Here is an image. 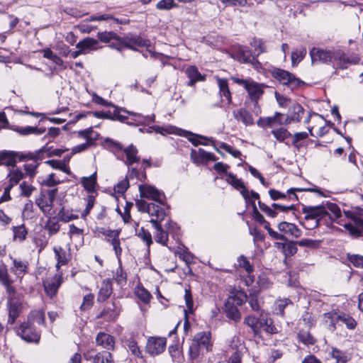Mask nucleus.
<instances>
[{
  "instance_id": "nucleus-1",
  "label": "nucleus",
  "mask_w": 363,
  "mask_h": 363,
  "mask_svg": "<svg viewBox=\"0 0 363 363\" xmlns=\"http://www.w3.org/2000/svg\"><path fill=\"white\" fill-rule=\"evenodd\" d=\"M212 349L211 333L200 332L196 333L192 340L189 349V355L191 360L202 358Z\"/></svg>"
},
{
  "instance_id": "nucleus-2",
  "label": "nucleus",
  "mask_w": 363,
  "mask_h": 363,
  "mask_svg": "<svg viewBox=\"0 0 363 363\" xmlns=\"http://www.w3.org/2000/svg\"><path fill=\"white\" fill-rule=\"evenodd\" d=\"M244 323L252 329L255 335H259L262 330L271 335L278 333L277 328L273 325V320L267 314L263 313H261L258 317L254 315L247 316Z\"/></svg>"
},
{
  "instance_id": "nucleus-3",
  "label": "nucleus",
  "mask_w": 363,
  "mask_h": 363,
  "mask_svg": "<svg viewBox=\"0 0 363 363\" xmlns=\"http://www.w3.org/2000/svg\"><path fill=\"white\" fill-rule=\"evenodd\" d=\"M238 84L242 86L247 91L250 100L254 103V113L257 116L261 113L258 101L264 94L263 84L257 83L251 79L233 78Z\"/></svg>"
},
{
  "instance_id": "nucleus-4",
  "label": "nucleus",
  "mask_w": 363,
  "mask_h": 363,
  "mask_svg": "<svg viewBox=\"0 0 363 363\" xmlns=\"http://www.w3.org/2000/svg\"><path fill=\"white\" fill-rule=\"evenodd\" d=\"M246 300L247 295L242 291H238L234 295L230 296L225 303L224 311L226 316L235 322L240 321L241 313L238 309V306H241Z\"/></svg>"
},
{
  "instance_id": "nucleus-5",
  "label": "nucleus",
  "mask_w": 363,
  "mask_h": 363,
  "mask_svg": "<svg viewBox=\"0 0 363 363\" xmlns=\"http://www.w3.org/2000/svg\"><path fill=\"white\" fill-rule=\"evenodd\" d=\"M106 143L110 144L111 147H114L117 150H123L125 154L126 160L125 161V164L127 165H132L133 163H138L140 161V157L138 155V150L135 146L133 145H130L125 148H123V146L121 143L113 140L111 138H107L106 140Z\"/></svg>"
},
{
  "instance_id": "nucleus-6",
  "label": "nucleus",
  "mask_w": 363,
  "mask_h": 363,
  "mask_svg": "<svg viewBox=\"0 0 363 363\" xmlns=\"http://www.w3.org/2000/svg\"><path fill=\"white\" fill-rule=\"evenodd\" d=\"M135 205L139 211L147 213L152 218H159L164 219L167 216V213L163 208L160 206L153 203H147L145 201L138 199L135 202Z\"/></svg>"
},
{
  "instance_id": "nucleus-7",
  "label": "nucleus",
  "mask_w": 363,
  "mask_h": 363,
  "mask_svg": "<svg viewBox=\"0 0 363 363\" xmlns=\"http://www.w3.org/2000/svg\"><path fill=\"white\" fill-rule=\"evenodd\" d=\"M272 75L283 84H287L292 89L298 87L301 84H304L303 82L296 78L289 72L281 69H275L272 72Z\"/></svg>"
},
{
  "instance_id": "nucleus-8",
  "label": "nucleus",
  "mask_w": 363,
  "mask_h": 363,
  "mask_svg": "<svg viewBox=\"0 0 363 363\" xmlns=\"http://www.w3.org/2000/svg\"><path fill=\"white\" fill-rule=\"evenodd\" d=\"M17 335L28 342H38L40 335L28 323H22L17 329Z\"/></svg>"
},
{
  "instance_id": "nucleus-9",
  "label": "nucleus",
  "mask_w": 363,
  "mask_h": 363,
  "mask_svg": "<svg viewBox=\"0 0 363 363\" xmlns=\"http://www.w3.org/2000/svg\"><path fill=\"white\" fill-rule=\"evenodd\" d=\"M164 219H160L158 218H152L150 220V223L152 224L154 228L156 230V232L154 235V238L156 242L161 244L163 246H167V242L169 240V233L168 232L163 228L162 224L161 223Z\"/></svg>"
},
{
  "instance_id": "nucleus-10",
  "label": "nucleus",
  "mask_w": 363,
  "mask_h": 363,
  "mask_svg": "<svg viewBox=\"0 0 363 363\" xmlns=\"http://www.w3.org/2000/svg\"><path fill=\"white\" fill-rule=\"evenodd\" d=\"M167 340L164 337H150L146 345V352L152 356L162 353L166 348Z\"/></svg>"
},
{
  "instance_id": "nucleus-11",
  "label": "nucleus",
  "mask_w": 363,
  "mask_h": 363,
  "mask_svg": "<svg viewBox=\"0 0 363 363\" xmlns=\"http://www.w3.org/2000/svg\"><path fill=\"white\" fill-rule=\"evenodd\" d=\"M139 192L141 198L152 199L160 204L163 203V194L152 186L140 184Z\"/></svg>"
},
{
  "instance_id": "nucleus-12",
  "label": "nucleus",
  "mask_w": 363,
  "mask_h": 363,
  "mask_svg": "<svg viewBox=\"0 0 363 363\" xmlns=\"http://www.w3.org/2000/svg\"><path fill=\"white\" fill-rule=\"evenodd\" d=\"M302 211L306 214L304 219L306 222L311 219H319L320 220L322 218L328 215L325 207L323 206H303Z\"/></svg>"
},
{
  "instance_id": "nucleus-13",
  "label": "nucleus",
  "mask_w": 363,
  "mask_h": 363,
  "mask_svg": "<svg viewBox=\"0 0 363 363\" xmlns=\"http://www.w3.org/2000/svg\"><path fill=\"white\" fill-rule=\"evenodd\" d=\"M62 283V277L58 274H55L54 277L44 280L43 281V285L46 294L50 298H53L57 294L58 289Z\"/></svg>"
},
{
  "instance_id": "nucleus-14",
  "label": "nucleus",
  "mask_w": 363,
  "mask_h": 363,
  "mask_svg": "<svg viewBox=\"0 0 363 363\" xmlns=\"http://www.w3.org/2000/svg\"><path fill=\"white\" fill-rule=\"evenodd\" d=\"M120 311L121 309L118 302L107 303L100 314L97 315V318H104L108 321L114 320L119 315Z\"/></svg>"
},
{
  "instance_id": "nucleus-15",
  "label": "nucleus",
  "mask_w": 363,
  "mask_h": 363,
  "mask_svg": "<svg viewBox=\"0 0 363 363\" xmlns=\"http://www.w3.org/2000/svg\"><path fill=\"white\" fill-rule=\"evenodd\" d=\"M123 45L125 48H130L133 50H138L136 47L148 48L150 46V41L147 39H144L138 35L126 36L123 39Z\"/></svg>"
},
{
  "instance_id": "nucleus-16",
  "label": "nucleus",
  "mask_w": 363,
  "mask_h": 363,
  "mask_svg": "<svg viewBox=\"0 0 363 363\" xmlns=\"http://www.w3.org/2000/svg\"><path fill=\"white\" fill-rule=\"evenodd\" d=\"M312 63L319 62L323 64L332 62L331 51L313 48L310 51Z\"/></svg>"
},
{
  "instance_id": "nucleus-17",
  "label": "nucleus",
  "mask_w": 363,
  "mask_h": 363,
  "mask_svg": "<svg viewBox=\"0 0 363 363\" xmlns=\"http://www.w3.org/2000/svg\"><path fill=\"white\" fill-rule=\"evenodd\" d=\"M233 116L238 122H241L246 126L254 124V118L252 113L245 108L234 109Z\"/></svg>"
},
{
  "instance_id": "nucleus-18",
  "label": "nucleus",
  "mask_w": 363,
  "mask_h": 363,
  "mask_svg": "<svg viewBox=\"0 0 363 363\" xmlns=\"http://www.w3.org/2000/svg\"><path fill=\"white\" fill-rule=\"evenodd\" d=\"M191 158L195 163H204L208 161H216L217 157L211 152H208L204 150L199 148V150H191Z\"/></svg>"
},
{
  "instance_id": "nucleus-19",
  "label": "nucleus",
  "mask_w": 363,
  "mask_h": 363,
  "mask_svg": "<svg viewBox=\"0 0 363 363\" xmlns=\"http://www.w3.org/2000/svg\"><path fill=\"white\" fill-rule=\"evenodd\" d=\"M9 306V319L8 323L13 324L16 319L18 317L21 311V301L17 298H13L8 301Z\"/></svg>"
},
{
  "instance_id": "nucleus-20",
  "label": "nucleus",
  "mask_w": 363,
  "mask_h": 363,
  "mask_svg": "<svg viewBox=\"0 0 363 363\" xmlns=\"http://www.w3.org/2000/svg\"><path fill=\"white\" fill-rule=\"evenodd\" d=\"M18 152L11 150L0 151V166L15 167L17 163Z\"/></svg>"
},
{
  "instance_id": "nucleus-21",
  "label": "nucleus",
  "mask_w": 363,
  "mask_h": 363,
  "mask_svg": "<svg viewBox=\"0 0 363 363\" xmlns=\"http://www.w3.org/2000/svg\"><path fill=\"white\" fill-rule=\"evenodd\" d=\"M278 229L280 232L289 235L294 238H298L301 235V231L298 227L291 223L282 221L279 223Z\"/></svg>"
},
{
  "instance_id": "nucleus-22",
  "label": "nucleus",
  "mask_w": 363,
  "mask_h": 363,
  "mask_svg": "<svg viewBox=\"0 0 363 363\" xmlns=\"http://www.w3.org/2000/svg\"><path fill=\"white\" fill-rule=\"evenodd\" d=\"M96 342L97 345L101 346L107 350H111L114 348V337L109 334L102 332L99 333L96 337Z\"/></svg>"
},
{
  "instance_id": "nucleus-23",
  "label": "nucleus",
  "mask_w": 363,
  "mask_h": 363,
  "mask_svg": "<svg viewBox=\"0 0 363 363\" xmlns=\"http://www.w3.org/2000/svg\"><path fill=\"white\" fill-rule=\"evenodd\" d=\"M113 293V285L112 281L110 279H104L101 283V286L99 289L98 296H97V301L98 302H104L108 298L110 297L111 294Z\"/></svg>"
},
{
  "instance_id": "nucleus-24",
  "label": "nucleus",
  "mask_w": 363,
  "mask_h": 363,
  "mask_svg": "<svg viewBox=\"0 0 363 363\" xmlns=\"http://www.w3.org/2000/svg\"><path fill=\"white\" fill-rule=\"evenodd\" d=\"M227 177L228 179L227 182L233 185L235 189H242L241 194L245 201L249 200V191L244 185L243 182L238 179L233 174L228 172L227 173Z\"/></svg>"
},
{
  "instance_id": "nucleus-25",
  "label": "nucleus",
  "mask_w": 363,
  "mask_h": 363,
  "mask_svg": "<svg viewBox=\"0 0 363 363\" xmlns=\"http://www.w3.org/2000/svg\"><path fill=\"white\" fill-rule=\"evenodd\" d=\"M48 150V147L44 146L41 149L34 152H28L26 154H20L18 152V157L20 161H24L26 160H33L35 162L38 160H42L45 157V152Z\"/></svg>"
},
{
  "instance_id": "nucleus-26",
  "label": "nucleus",
  "mask_w": 363,
  "mask_h": 363,
  "mask_svg": "<svg viewBox=\"0 0 363 363\" xmlns=\"http://www.w3.org/2000/svg\"><path fill=\"white\" fill-rule=\"evenodd\" d=\"M124 113L133 117V121H135V125H148L150 123L155 122V116L152 114L150 116H143L140 113H135L129 111H123Z\"/></svg>"
},
{
  "instance_id": "nucleus-27",
  "label": "nucleus",
  "mask_w": 363,
  "mask_h": 363,
  "mask_svg": "<svg viewBox=\"0 0 363 363\" xmlns=\"http://www.w3.org/2000/svg\"><path fill=\"white\" fill-rule=\"evenodd\" d=\"M304 113V108L298 104H294L289 109L287 113L288 122H299L303 114Z\"/></svg>"
},
{
  "instance_id": "nucleus-28",
  "label": "nucleus",
  "mask_w": 363,
  "mask_h": 363,
  "mask_svg": "<svg viewBox=\"0 0 363 363\" xmlns=\"http://www.w3.org/2000/svg\"><path fill=\"white\" fill-rule=\"evenodd\" d=\"M189 82H188L189 86H193L197 82H201L205 79V77L203 76L198 70V68L195 66H189L185 71Z\"/></svg>"
},
{
  "instance_id": "nucleus-29",
  "label": "nucleus",
  "mask_w": 363,
  "mask_h": 363,
  "mask_svg": "<svg viewBox=\"0 0 363 363\" xmlns=\"http://www.w3.org/2000/svg\"><path fill=\"white\" fill-rule=\"evenodd\" d=\"M216 81L220 96L224 97L229 104H232V96L229 89L228 80L226 79L217 77Z\"/></svg>"
},
{
  "instance_id": "nucleus-30",
  "label": "nucleus",
  "mask_w": 363,
  "mask_h": 363,
  "mask_svg": "<svg viewBox=\"0 0 363 363\" xmlns=\"http://www.w3.org/2000/svg\"><path fill=\"white\" fill-rule=\"evenodd\" d=\"M332 62L333 60L339 61L340 64L345 65L346 63L357 64L359 62V58L357 57H353L352 60L346 56L345 53L341 50H337L331 52Z\"/></svg>"
},
{
  "instance_id": "nucleus-31",
  "label": "nucleus",
  "mask_w": 363,
  "mask_h": 363,
  "mask_svg": "<svg viewBox=\"0 0 363 363\" xmlns=\"http://www.w3.org/2000/svg\"><path fill=\"white\" fill-rule=\"evenodd\" d=\"M98 45V40L92 38H85L82 40L79 41L77 45L76 48L82 50L84 54H86L87 50H96V46Z\"/></svg>"
},
{
  "instance_id": "nucleus-32",
  "label": "nucleus",
  "mask_w": 363,
  "mask_h": 363,
  "mask_svg": "<svg viewBox=\"0 0 363 363\" xmlns=\"http://www.w3.org/2000/svg\"><path fill=\"white\" fill-rule=\"evenodd\" d=\"M35 203L45 216L51 211L53 204L43 193H40V196L36 199Z\"/></svg>"
},
{
  "instance_id": "nucleus-33",
  "label": "nucleus",
  "mask_w": 363,
  "mask_h": 363,
  "mask_svg": "<svg viewBox=\"0 0 363 363\" xmlns=\"http://www.w3.org/2000/svg\"><path fill=\"white\" fill-rule=\"evenodd\" d=\"M81 183L84 188L89 193H93L96 191V172H94L89 177H83Z\"/></svg>"
},
{
  "instance_id": "nucleus-34",
  "label": "nucleus",
  "mask_w": 363,
  "mask_h": 363,
  "mask_svg": "<svg viewBox=\"0 0 363 363\" xmlns=\"http://www.w3.org/2000/svg\"><path fill=\"white\" fill-rule=\"evenodd\" d=\"M45 319V313L43 311H33L28 315L27 323L33 326L35 324L41 325H44Z\"/></svg>"
},
{
  "instance_id": "nucleus-35",
  "label": "nucleus",
  "mask_w": 363,
  "mask_h": 363,
  "mask_svg": "<svg viewBox=\"0 0 363 363\" xmlns=\"http://www.w3.org/2000/svg\"><path fill=\"white\" fill-rule=\"evenodd\" d=\"M46 129L45 128H38L33 126H26V127H17L15 129V131L18 133L22 135H28L30 134H35L37 135H42L45 132Z\"/></svg>"
},
{
  "instance_id": "nucleus-36",
  "label": "nucleus",
  "mask_w": 363,
  "mask_h": 363,
  "mask_svg": "<svg viewBox=\"0 0 363 363\" xmlns=\"http://www.w3.org/2000/svg\"><path fill=\"white\" fill-rule=\"evenodd\" d=\"M59 218L57 216L49 217L45 225V229L48 232L49 235L56 234L60 228L59 224Z\"/></svg>"
},
{
  "instance_id": "nucleus-37",
  "label": "nucleus",
  "mask_w": 363,
  "mask_h": 363,
  "mask_svg": "<svg viewBox=\"0 0 363 363\" xmlns=\"http://www.w3.org/2000/svg\"><path fill=\"white\" fill-rule=\"evenodd\" d=\"M12 259L14 274L18 277L24 274L27 272L28 268V262L27 261H23L21 259H14L11 257Z\"/></svg>"
},
{
  "instance_id": "nucleus-38",
  "label": "nucleus",
  "mask_w": 363,
  "mask_h": 363,
  "mask_svg": "<svg viewBox=\"0 0 363 363\" xmlns=\"http://www.w3.org/2000/svg\"><path fill=\"white\" fill-rule=\"evenodd\" d=\"M306 48L305 47H300L296 48L291 52V64L293 67H296L301 60H303L306 55Z\"/></svg>"
},
{
  "instance_id": "nucleus-39",
  "label": "nucleus",
  "mask_w": 363,
  "mask_h": 363,
  "mask_svg": "<svg viewBox=\"0 0 363 363\" xmlns=\"http://www.w3.org/2000/svg\"><path fill=\"white\" fill-rule=\"evenodd\" d=\"M293 303L289 298L278 299L275 301L274 305V312L281 316L284 315V309L289 305H292Z\"/></svg>"
},
{
  "instance_id": "nucleus-40",
  "label": "nucleus",
  "mask_w": 363,
  "mask_h": 363,
  "mask_svg": "<svg viewBox=\"0 0 363 363\" xmlns=\"http://www.w3.org/2000/svg\"><path fill=\"white\" fill-rule=\"evenodd\" d=\"M55 258L57 261V263L56 264L57 269H59L60 266L65 265L67 263L68 259L67 258V254L66 252L61 247H55L53 248Z\"/></svg>"
},
{
  "instance_id": "nucleus-41",
  "label": "nucleus",
  "mask_w": 363,
  "mask_h": 363,
  "mask_svg": "<svg viewBox=\"0 0 363 363\" xmlns=\"http://www.w3.org/2000/svg\"><path fill=\"white\" fill-rule=\"evenodd\" d=\"M93 363H114L112 354L108 351L97 353L94 359Z\"/></svg>"
},
{
  "instance_id": "nucleus-42",
  "label": "nucleus",
  "mask_w": 363,
  "mask_h": 363,
  "mask_svg": "<svg viewBox=\"0 0 363 363\" xmlns=\"http://www.w3.org/2000/svg\"><path fill=\"white\" fill-rule=\"evenodd\" d=\"M298 337L306 345H313L316 342L315 337L308 331L300 330L298 333Z\"/></svg>"
},
{
  "instance_id": "nucleus-43",
  "label": "nucleus",
  "mask_w": 363,
  "mask_h": 363,
  "mask_svg": "<svg viewBox=\"0 0 363 363\" xmlns=\"http://www.w3.org/2000/svg\"><path fill=\"white\" fill-rule=\"evenodd\" d=\"M23 177L24 174L18 169L11 170L7 176L9 179V184H12L13 186L17 184Z\"/></svg>"
},
{
  "instance_id": "nucleus-44",
  "label": "nucleus",
  "mask_w": 363,
  "mask_h": 363,
  "mask_svg": "<svg viewBox=\"0 0 363 363\" xmlns=\"http://www.w3.org/2000/svg\"><path fill=\"white\" fill-rule=\"evenodd\" d=\"M168 350L174 362L181 363L182 362L183 356L177 345H170Z\"/></svg>"
},
{
  "instance_id": "nucleus-45",
  "label": "nucleus",
  "mask_w": 363,
  "mask_h": 363,
  "mask_svg": "<svg viewBox=\"0 0 363 363\" xmlns=\"http://www.w3.org/2000/svg\"><path fill=\"white\" fill-rule=\"evenodd\" d=\"M136 235L145 242L148 247H150L153 242L150 233L143 227L136 230Z\"/></svg>"
},
{
  "instance_id": "nucleus-46",
  "label": "nucleus",
  "mask_w": 363,
  "mask_h": 363,
  "mask_svg": "<svg viewBox=\"0 0 363 363\" xmlns=\"http://www.w3.org/2000/svg\"><path fill=\"white\" fill-rule=\"evenodd\" d=\"M57 216L60 220L64 223H68L70 220L78 218L77 215L72 214L68 210H65L64 207L60 209Z\"/></svg>"
},
{
  "instance_id": "nucleus-47",
  "label": "nucleus",
  "mask_w": 363,
  "mask_h": 363,
  "mask_svg": "<svg viewBox=\"0 0 363 363\" xmlns=\"http://www.w3.org/2000/svg\"><path fill=\"white\" fill-rule=\"evenodd\" d=\"M245 301H247L253 311L257 313L259 315L262 313L257 296L255 294H250V296H247V300Z\"/></svg>"
},
{
  "instance_id": "nucleus-48",
  "label": "nucleus",
  "mask_w": 363,
  "mask_h": 363,
  "mask_svg": "<svg viewBox=\"0 0 363 363\" xmlns=\"http://www.w3.org/2000/svg\"><path fill=\"white\" fill-rule=\"evenodd\" d=\"M13 238L15 240L18 239L19 241H23L26 239L28 232L24 225L13 227Z\"/></svg>"
},
{
  "instance_id": "nucleus-49",
  "label": "nucleus",
  "mask_w": 363,
  "mask_h": 363,
  "mask_svg": "<svg viewBox=\"0 0 363 363\" xmlns=\"http://www.w3.org/2000/svg\"><path fill=\"white\" fill-rule=\"evenodd\" d=\"M115 280L118 284L121 286L126 284L127 274L122 269L121 262H119V266L115 272Z\"/></svg>"
},
{
  "instance_id": "nucleus-50",
  "label": "nucleus",
  "mask_w": 363,
  "mask_h": 363,
  "mask_svg": "<svg viewBox=\"0 0 363 363\" xmlns=\"http://www.w3.org/2000/svg\"><path fill=\"white\" fill-rule=\"evenodd\" d=\"M272 133L274 138L279 142L284 141L286 138H289L291 134L286 129L281 128L276 130H273Z\"/></svg>"
},
{
  "instance_id": "nucleus-51",
  "label": "nucleus",
  "mask_w": 363,
  "mask_h": 363,
  "mask_svg": "<svg viewBox=\"0 0 363 363\" xmlns=\"http://www.w3.org/2000/svg\"><path fill=\"white\" fill-rule=\"evenodd\" d=\"M46 164H49L53 169H60L67 174H69V169L67 168V164L65 162H62L56 160H48L45 162Z\"/></svg>"
},
{
  "instance_id": "nucleus-52",
  "label": "nucleus",
  "mask_w": 363,
  "mask_h": 363,
  "mask_svg": "<svg viewBox=\"0 0 363 363\" xmlns=\"http://www.w3.org/2000/svg\"><path fill=\"white\" fill-rule=\"evenodd\" d=\"M98 38L99 39L100 41L103 43H108L111 40H118L120 39V38L117 35L116 33L111 31L99 32L98 33Z\"/></svg>"
},
{
  "instance_id": "nucleus-53",
  "label": "nucleus",
  "mask_w": 363,
  "mask_h": 363,
  "mask_svg": "<svg viewBox=\"0 0 363 363\" xmlns=\"http://www.w3.org/2000/svg\"><path fill=\"white\" fill-rule=\"evenodd\" d=\"M262 224L264 225V228L267 230L269 235L273 239L282 240V241L286 240V238L284 235L279 233L270 228V225L268 221L265 220V222H264Z\"/></svg>"
},
{
  "instance_id": "nucleus-54",
  "label": "nucleus",
  "mask_w": 363,
  "mask_h": 363,
  "mask_svg": "<svg viewBox=\"0 0 363 363\" xmlns=\"http://www.w3.org/2000/svg\"><path fill=\"white\" fill-rule=\"evenodd\" d=\"M250 45L252 47L255 48V51H257V53L255 54V56L267 52L266 48L261 39L254 38L250 42Z\"/></svg>"
},
{
  "instance_id": "nucleus-55",
  "label": "nucleus",
  "mask_w": 363,
  "mask_h": 363,
  "mask_svg": "<svg viewBox=\"0 0 363 363\" xmlns=\"http://www.w3.org/2000/svg\"><path fill=\"white\" fill-rule=\"evenodd\" d=\"M8 282H13L9 274L6 266L4 264H0V283L3 285Z\"/></svg>"
},
{
  "instance_id": "nucleus-56",
  "label": "nucleus",
  "mask_w": 363,
  "mask_h": 363,
  "mask_svg": "<svg viewBox=\"0 0 363 363\" xmlns=\"http://www.w3.org/2000/svg\"><path fill=\"white\" fill-rule=\"evenodd\" d=\"M238 266L245 269V270L250 274L253 272L254 267L250 264V262L243 255L238 258Z\"/></svg>"
},
{
  "instance_id": "nucleus-57",
  "label": "nucleus",
  "mask_w": 363,
  "mask_h": 363,
  "mask_svg": "<svg viewBox=\"0 0 363 363\" xmlns=\"http://www.w3.org/2000/svg\"><path fill=\"white\" fill-rule=\"evenodd\" d=\"M177 7L178 5L174 2V0H161L156 5L158 10H169Z\"/></svg>"
},
{
  "instance_id": "nucleus-58",
  "label": "nucleus",
  "mask_w": 363,
  "mask_h": 363,
  "mask_svg": "<svg viewBox=\"0 0 363 363\" xmlns=\"http://www.w3.org/2000/svg\"><path fill=\"white\" fill-rule=\"evenodd\" d=\"M137 296L144 303H147L152 298L151 294L145 288H138L135 291Z\"/></svg>"
},
{
  "instance_id": "nucleus-59",
  "label": "nucleus",
  "mask_w": 363,
  "mask_h": 363,
  "mask_svg": "<svg viewBox=\"0 0 363 363\" xmlns=\"http://www.w3.org/2000/svg\"><path fill=\"white\" fill-rule=\"evenodd\" d=\"M331 355L333 358L336 359V362L345 363L347 361V357L345 353L338 349H333Z\"/></svg>"
},
{
  "instance_id": "nucleus-60",
  "label": "nucleus",
  "mask_w": 363,
  "mask_h": 363,
  "mask_svg": "<svg viewBox=\"0 0 363 363\" xmlns=\"http://www.w3.org/2000/svg\"><path fill=\"white\" fill-rule=\"evenodd\" d=\"M94 295L92 294H86L84 296L83 302L80 306L82 311L89 309L94 304Z\"/></svg>"
},
{
  "instance_id": "nucleus-61",
  "label": "nucleus",
  "mask_w": 363,
  "mask_h": 363,
  "mask_svg": "<svg viewBox=\"0 0 363 363\" xmlns=\"http://www.w3.org/2000/svg\"><path fill=\"white\" fill-rule=\"evenodd\" d=\"M347 259L355 267L363 268V256L348 254Z\"/></svg>"
},
{
  "instance_id": "nucleus-62",
  "label": "nucleus",
  "mask_w": 363,
  "mask_h": 363,
  "mask_svg": "<svg viewBox=\"0 0 363 363\" xmlns=\"http://www.w3.org/2000/svg\"><path fill=\"white\" fill-rule=\"evenodd\" d=\"M13 283V282H8V284H3L6 289L8 301L18 298L16 288L12 285Z\"/></svg>"
},
{
  "instance_id": "nucleus-63",
  "label": "nucleus",
  "mask_w": 363,
  "mask_h": 363,
  "mask_svg": "<svg viewBox=\"0 0 363 363\" xmlns=\"http://www.w3.org/2000/svg\"><path fill=\"white\" fill-rule=\"evenodd\" d=\"M274 119V116L266 118H259V119L257 121V124L258 126L262 128L272 127L274 124H275Z\"/></svg>"
},
{
  "instance_id": "nucleus-64",
  "label": "nucleus",
  "mask_w": 363,
  "mask_h": 363,
  "mask_svg": "<svg viewBox=\"0 0 363 363\" xmlns=\"http://www.w3.org/2000/svg\"><path fill=\"white\" fill-rule=\"evenodd\" d=\"M19 187L21 191V194L26 197H29L35 189L34 186L28 184L26 182H22Z\"/></svg>"
}]
</instances>
